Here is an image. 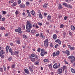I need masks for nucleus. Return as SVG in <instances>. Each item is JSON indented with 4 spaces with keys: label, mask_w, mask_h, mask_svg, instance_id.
<instances>
[{
    "label": "nucleus",
    "mask_w": 75,
    "mask_h": 75,
    "mask_svg": "<svg viewBox=\"0 0 75 75\" xmlns=\"http://www.w3.org/2000/svg\"><path fill=\"white\" fill-rule=\"evenodd\" d=\"M33 27L32 23H30V21H27V24L26 25V29L28 30V32L30 33V32L31 28Z\"/></svg>",
    "instance_id": "1"
},
{
    "label": "nucleus",
    "mask_w": 75,
    "mask_h": 75,
    "mask_svg": "<svg viewBox=\"0 0 75 75\" xmlns=\"http://www.w3.org/2000/svg\"><path fill=\"white\" fill-rule=\"evenodd\" d=\"M41 51L40 55H41L42 57H44V55H46V54H47V52L45 51V50L44 49H42Z\"/></svg>",
    "instance_id": "2"
},
{
    "label": "nucleus",
    "mask_w": 75,
    "mask_h": 75,
    "mask_svg": "<svg viewBox=\"0 0 75 75\" xmlns=\"http://www.w3.org/2000/svg\"><path fill=\"white\" fill-rule=\"evenodd\" d=\"M22 30L21 28L20 27H19L18 29H16L15 30V31L17 33H20V34H22L23 33V31L21 30Z\"/></svg>",
    "instance_id": "3"
},
{
    "label": "nucleus",
    "mask_w": 75,
    "mask_h": 75,
    "mask_svg": "<svg viewBox=\"0 0 75 75\" xmlns=\"http://www.w3.org/2000/svg\"><path fill=\"white\" fill-rule=\"evenodd\" d=\"M59 67H60V64L58 63V64H57V63H55L53 65V67L55 69H57V68H58Z\"/></svg>",
    "instance_id": "4"
},
{
    "label": "nucleus",
    "mask_w": 75,
    "mask_h": 75,
    "mask_svg": "<svg viewBox=\"0 0 75 75\" xmlns=\"http://www.w3.org/2000/svg\"><path fill=\"white\" fill-rule=\"evenodd\" d=\"M44 45L45 47H48V39H46L44 41Z\"/></svg>",
    "instance_id": "5"
},
{
    "label": "nucleus",
    "mask_w": 75,
    "mask_h": 75,
    "mask_svg": "<svg viewBox=\"0 0 75 75\" xmlns=\"http://www.w3.org/2000/svg\"><path fill=\"white\" fill-rule=\"evenodd\" d=\"M57 72V74H60L62 73V69L60 68L58 69Z\"/></svg>",
    "instance_id": "6"
},
{
    "label": "nucleus",
    "mask_w": 75,
    "mask_h": 75,
    "mask_svg": "<svg viewBox=\"0 0 75 75\" xmlns=\"http://www.w3.org/2000/svg\"><path fill=\"white\" fill-rule=\"evenodd\" d=\"M24 71L25 72V73L27 74L28 75L30 74V72H29V71L28 69H26L24 70Z\"/></svg>",
    "instance_id": "7"
},
{
    "label": "nucleus",
    "mask_w": 75,
    "mask_h": 75,
    "mask_svg": "<svg viewBox=\"0 0 75 75\" xmlns=\"http://www.w3.org/2000/svg\"><path fill=\"white\" fill-rule=\"evenodd\" d=\"M55 42H58L59 45L61 44V41H60L59 39H58L56 40Z\"/></svg>",
    "instance_id": "8"
},
{
    "label": "nucleus",
    "mask_w": 75,
    "mask_h": 75,
    "mask_svg": "<svg viewBox=\"0 0 75 75\" xmlns=\"http://www.w3.org/2000/svg\"><path fill=\"white\" fill-rule=\"evenodd\" d=\"M40 37L41 38H42V39H45V37L43 36V35H42V33H41L40 34Z\"/></svg>",
    "instance_id": "9"
},
{
    "label": "nucleus",
    "mask_w": 75,
    "mask_h": 75,
    "mask_svg": "<svg viewBox=\"0 0 75 75\" xmlns=\"http://www.w3.org/2000/svg\"><path fill=\"white\" fill-rule=\"evenodd\" d=\"M27 12L29 17H31V14H30V11H29V10H27Z\"/></svg>",
    "instance_id": "10"
},
{
    "label": "nucleus",
    "mask_w": 75,
    "mask_h": 75,
    "mask_svg": "<svg viewBox=\"0 0 75 75\" xmlns=\"http://www.w3.org/2000/svg\"><path fill=\"white\" fill-rule=\"evenodd\" d=\"M9 48L10 47H9V46H7L6 47V52H8V49H9Z\"/></svg>",
    "instance_id": "11"
},
{
    "label": "nucleus",
    "mask_w": 75,
    "mask_h": 75,
    "mask_svg": "<svg viewBox=\"0 0 75 75\" xmlns=\"http://www.w3.org/2000/svg\"><path fill=\"white\" fill-rule=\"evenodd\" d=\"M65 54H67V55H69V51L68 50H66L65 51Z\"/></svg>",
    "instance_id": "12"
},
{
    "label": "nucleus",
    "mask_w": 75,
    "mask_h": 75,
    "mask_svg": "<svg viewBox=\"0 0 75 75\" xmlns=\"http://www.w3.org/2000/svg\"><path fill=\"white\" fill-rule=\"evenodd\" d=\"M31 13L32 15H34L35 14V11L34 10L32 11L31 12Z\"/></svg>",
    "instance_id": "13"
},
{
    "label": "nucleus",
    "mask_w": 75,
    "mask_h": 75,
    "mask_svg": "<svg viewBox=\"0 0 75 75\" xmlns=\"http://www.w3.org/2000/svg\"><path fill=\"white\" fill-rule=\"evenodd\" d=\"M47 4H45L43 5V7L44 8H47Z\"/></svg>",
    "instance_id": "14"
},
{
    "label": "nucleus",
    "mask_w": 75,
    "mask_h": 75,
    "mask_svg": "<svg viewBox=\"0 0 75 75\" xmlns=\"http://www.w3.org/2000/svg\"><path fill=\"white\" fill-rule=\"evenodd\" d=\"M53 37L54 40H56L57 39V35H54L53 36Z\"/></svg>",
    "instance_id": "15"
},
{
    "label": "nucleus",
    "mask_w": 75,
    "mask_h": 75,
    "mask_svg": "<svg viewBox=\"0 0 75 75\" xmlns=\"http://www.w3.org/2000/svg\"><path fill=\"white\" fill-rule=\"evenodd\" d=\"M69 59H73L74 58V56H73V55L70 56L68 57Z\"/></svg>",
    "instance_id": "16"
},
{
    "label": "nucleus",
    "mask_w": 75,
    "mask_h": 75,
    "mask_svg": "<svg viewBox=\"0 0 75 75\" xmlns=\"http://www.w3.org/2000/svg\"><path fill=\"white\" fill-rule=\"evenodd\" d=\"M20 6L21 7V8H24V7H25V4H23V5H20Z\"/></svg>",
    "instance_id": "17"
},
{
    "label": "nucleus",
    "mask_w": 75,
    "mask_h": 75,
    "mask_svg": "<svg viewBox=\"0 0 75 75\" xmlns=\"http://www.w3.org/2000/svg\"><path fill=\"white\" fill-rule=\"evenodd\" d=\"M4 54V51L2 50L0 52V54Z\"/></svg>",
    "instance_id": "18"
},
{
    "label": "nucleus",
    "mask_w": 75,
    "mask_h": 75,
    "mask_svg": "<svg viewBox=\"0 0 75 75\" xmlns=\"http://www.w3.org/2000/svg\"><path fill=\"white\" fill-rule=\"evenodd\" d=\"M35 58L33 57H31V61H32V62H34L35 61Z\"/></svg>",
    "instance_id": "19"
},
{
    "label": "nucleus",
    "mask_w": 75,
    "mask_h": 75,
    "mask_svg": "<svg viewBox=\"0 0 75 75\" xmlns=\"http://www.w3.org/2000/svg\"><path fill=\"white\" fill-rule=\"evenodd\" d=\"M23 38H25V39H27V36L25 35H23Z\"/></svg>",
    "instance_id": "20"
},
{
    "label": "nucleus",
    "mask_w": 75,
    "mask_h": 75,
    "mask_svg": "<svg viewBox=\"0 0 75 75\" xmlns=\"http://www.w3.org/2000/svg\"><path fill=\"white\" fill-rule=\"evenodd\" d=\"M71 29L72 30H75V27L73 25L71 26Z\"/></svg>",
    "instance_id": "21"
},
{
    "label": "nucleus",
    "mask_w": 75,
    "mask_h": 75,
    "mask_svg": "<svg viewBox=\"0 0 75 75\" xmlns=\"http://www.w3.org/2000/svg\"><path fill=\"white\" fill-rule=\"evenodd\" d=\"M67 7H68V8H72V6H71V5H70L69 4L68 5Z\"/></svg>",
    "instance_id": "22"
},
{
    "label": "nucleus",
    "mask_w": 75,
    "mask_h": 75,
    "mask_svg": "<svg viewBox=\"0 0 75 75\" xmlns=\"http://www.w3.org/2000/svg\"><path fill=\"white\" fill-rule=\"evenodd\" d=\"M71 70L72 72L73 73H75V69H74L73 68H71Z\"/></svg>",
    "instance_id": "23"
},
{
    "label": "nucleus",
    "mask_w": 75,
    "mask_h": 75,
    "mask_svg": "<svg viewBox=\"0 0 75 75\" xmlns=\"http://www.w3.org/2000/svg\"><path fill=\"white\" fill-rule=\"evenodd\" d=\"M51 18L50 16V15H48L47 16V20H50Z\"/></svg>",
    "instance_id": "24"
},
{
    "label": "nucleus",
    "mask_w": 75,
    "mask_h": 75,
    "mask_svg": "<svg viewBox=\"0 0 75 75\" xmlns=\"http://www.w3.org/2000/svg\"><path fill=\"white\" fill-rule=\"evenodd\" d=\"M62 5L63 6H65V7H67V6H68V5H67V4L64 2V3Z\"/></svg>",
    "instance_id": "25"
},
{
    "label": "nucleus",
    "mask_w": 75,
    "mask_h": 75,
    "mask_svg": "<svg viewBox=\"0 0 75 75\" xmlns=\"http://www.w3.org/2000/svg\"><path fill=\"white\" fill-rule=\"evenodd\" d=\"M62 8V6L61 4H60L59 5V9H61Z\"/></svg>",
    "instance_id": "26"
},
{
    "label": "nucleus",
    "mask_w": 75,
    "mask_h": 75,
    "mask_svg": "<svg viewBox=\"0 0 75 75\" xmlns=\"http://www.w3.org/2000/svg\"><path fill=\"white\" fill-rule=\"evenodd\" d=\"M39 17L40 18H42V15H41V13L39 14Z\"/></svg>",
    "instance_id": "27"
},
{
    "label": "nucleus",
    "mask_w": 75,
    "mask_h": 75,
    "mask_svg": "<svg viewBox=\"0 0 75 75\" xmlns=\"http://www.w3.org/2000/svg\"><path fill=\"white\" fill-rule=\"evenodd\" d=\"M16 42L18 44H20V41L19 40H18L16 41Z\"/></svg>",
    "instance_id": "28"
},
{
    "label": "nucleus",
    "mask_w": 75,
    "mask_h": 75,
    "mask_svg": "<svg viewBox=\"0 0 75 75\" xmlns=\"http://www.w3.org/2000/svg\"><path fill=\"white\" fill-rule=\"evenodd\" d=\"M0 30H4L5 28L3 27H1L0 28Z\"/></svg>",
    "instance_id": "29"
},
{
    "label": "nucleus",
    "mask_w": 75,
    "mask_h": 75,
    "mask_svg": "<svg viewBox=\"0 0 75 75\" xmlns=\"http://www.w3.org/2000/svg\"><path fill=\"white\" fill-rule=\"evenodd\" d=\"M14 54L15 55H16V54H17L18 55V54H19V52H17L16 51H15L14 52Z\"/></svg>",
    "instance_id": "30"
},
{
    "label": "nucleus",
    "mask_w": 75,
    "mask_h": 75,
    "mask_svg": "<svg viewBox=\"0 0 75 75\" xmlns=\"http://www.w3.org/2000/svg\"><path fill=\"white\" fill-rule=\"evenodd\" d=\"M9 52H10V53H12V52H13V50H12V49H11V48H10L9 49Z\"/></svg>",
    "instance_id": "31"
},
{
    "label": "nucleus",
    "mask_w": 75,
    "mask_h": 75,
    "mask_svg": "<svg viewBox=\"0 0 75 75\" xmlns=\"http://www.w3.org/2000/svg\"><path fill=\"white\" fill-rule=\"evenodd\" d=\"M61 28H63L64 27V25L63 24H61L60 26Z\"/></svg>",
    "instance_id": "32"
},
{
    "label": "nucleus",
    "mask_w": 75,
    "mask_h": 75,
    "mask_svg": "<svg viewBox=\"0 0 75 75\" xmlns=\"http://www.w3.org/2000/svg\"><path fill=\"white\" fill-rule=\"evenodd\" d=\"M44 62H48V59H45L44 60Z\"/></svg>",
    "instance_id": "33"
},
{
    "label": "nucleus",
    "mask_w": 75,
    "mask_h": 75,
    "mask_svg": "<svg viewBox=\"0 0 75 75\" xmlns=\"http://www.w3.org/2000/svg\"><path fill=\"white\" fill-rule=\"evenodd\" d=\"M0 56H1V58H4V56L3 54H0Z\"/></svg>",
    "instance_id": "34"
},
{
    "label": "nucleus",
    "mask_w": 75,
    "mask_h": 75,
    "mask_svg": "<svg viewBox=\"0 0 75 75\" xmlns=\"http://www.w3.org/2000/svg\"><path fill=\"white\" fill-rule=\"evenodd\" d=\"M59 51H57L56 52V55L57 56H58V55H59Z\"/></svg>",
    "instance_id": "35"
},
{
    "label": "nucleus",
    "mask_w": 75,
    "mask_h": 75,
    "mask_svg": "<svg viewBox=\"0 0 75 75\" xmlns=\"http://www.w3.org/2000/svg\"><path fill=\"white\" fill-rule=\"evenodd\" d=\"M59 46V45L58 44H57L56 45H55L54 46V47L55 48H58V47Z\"/></svg>",
    "instance_id": "36"
},
{
    "label": "nucleus",
    "mask_w": 75,
    "mask_h": 75,
    "mask_svg": "<svg viewBox=\"0 0 75 75\" xmlns=\"http://www.w3.org/2000/svg\"><path fill=\"white\" fill-rule=\"evenodd\" d=\"M31 33H35V30H31Z\"/></svg>",
    "instance_id": "37"
},
{
    "label": "nucleus",
    "mask_w": 75,
    "mask_h": 75,
    "mask_svg": "<svg viewBox=\"0 0 75 75\" xmlns=\"http://www.w3.org/2000/svg\"><path fill=\"white\" fill-rule=\"evenodd\" d=\"M37 51L38 52H40V51H41V48H38L37 50Z\"/></svg>",
    "instance_id": "38"
},
{
    "label": "nucleus",
    "mask_w": 75,
    "mask_h": 75,
    "mask_svg": "<svg viewBox=\"0 0 75 75\" xmlns=\"http://www.w3.org/2000/svg\"><path fill=\"white\" fill-rule=\"evenodd\" d=\"M18 1V4H20L21 3V1L20 0H17Z\"/></svg>",
    "instance_id": "39"
},
{
    "label": "nucleus",
    "mask_w": 75,
    "mask_h": 75,
    "mask_svg": "<svg viewBox=\"0 0 75 75\" xmlns=\"http://www.w3.org/2000/svg\"><path fill=\"white\" fill-rule=\"evenodd\" d=\"M29 68L31 72H33V69L31 68V67H29Z\"/></svg>",
    "instance_id": "40"
},
{
    "label": "nucleus",
    "mask_w": 75,
    "mask_h": 75,
    "mask_svg": "<svg viewBox=\"0 0 75 75\" xmlns=\"http://www.w3.org/2000/svg\"><path fill=\"white\" fill-rule=\"evenodd\" d=\"M15 14H16V15H17V14H18V11L17 10L15 12Z\"/></svg>",
    "instance_id": "41"
},
{
    "label": "nucleus",
    "mask_w": 75,
    "mask_h": 75,
    "mask_svg": "<svg viewBox=\"0 0 75 75\" xmlns=\"http://www.w3.org/2000/svg\"><path fill=\"white\" fill-rule=\"evenodd\" d=\"M12 59V58H11V57H9L8 59V61H11Z\"/></svg>",
    "instance_id": "42"
},
{
    "label": "nucleus",
    "mask_w": 75,
    "mask_h": 75,
    "mask_svg": "<svg viewBox=\"0 0 75 75\" xmlns=\"http://www.w3.org/2000/svg\"><path fill=\"white\" fill-rule=\"evenodd\" d=\"M52 54L53 57H55V56H56V54H55V52L53 53Z\"/></svg>",
    "instance_id": "43"
},
{
    "label": "nucleus",
    "mask_w": 75,
    "mask_h": 75,
    "mask_svg": "<svg viewBox=\"0 0 75 75\" xmlns=\"http://www.w3.org/2000/svg\"><path fill=\"white\" fill-rule=\"evenodd\" d=\"M3 67L4 68V71H6V67H5V66L4 65H3Z\"/></svg>",
    "instance_id": "44"
},
{
    "label": "nucleus",
    "mask_w": 75,
    "mask_h": 75,
    "mask_svg": "<svg viewBox=\"0 0 75 75\" xmlns=\"http://www.w3.org/2000/svg\"><path fill=\"white\" fill-rule=\"evenodd\" d=\"M63 71H64V69H65L66 68V66H64L63 67Z\"/></svg>",
    "instance_id": "45"
},
{
    "label": "nucleus",
    "mask_w": 75,
    "mask_h": 75,
    "mask_svg": "<svg viewBox=\"0 0 75 75\" xmlns=\"http://www.w3.org/2000/svg\"><path fill=\"white\" fill-rule=\"evenodd\" d=\"M15 67V65H14V64H13L12 65L11 68H14Z\"/></svg>",
    "instance_id": "46"
},
{
    "label": "nucleus",
    "mask_w": 75,
    "mask_h": 75,
    "mask_svg": "<svg viewBox=\"0 0 75 75\" xmlns=\"http://www.w3.org/2000/svg\"><path fill=\"white\" fill-rule=\"evenodd\" d=\"M35 63V65H39V64H38V63H39V62H36Z\"/></svg>",
    "instance_id": "47"
},
{
    "label": "nucleus",
    "mask_w": 75,
    "mask_h": 75,
    "mask_svg": "<svg viewBox=\"0 0 75 75\" xmlns=\"http://www.w3.org/2000/svg\"><path fill=\"white\" fill-rule=\"evenodd\" d=\"M30 4V3L29 2H26V4L27 6H29V4Z\"/></svg>",
    "instance_id": "48"
},
{
    "label": "nucleus",
    "mask_w": 75,
    "mask_h": 75,
    "mask_svg": "<svg viewBox=\"0 0 75 75\" xmlns=\"http://www.w3.org/2000/svg\"><path fill=\"white\" fill-rule=\"evenodd\" d=\"M3 14L4 15L5 14H6V12L5 11H2Z\"/></svg>",
    "instance_id": "49"
},
{
    "label": "nucleus",
    "mask_w": 75,
    "mask_h": 75,
    "mask_svg": "<svg viewBox=\"0 0 75 75\" xmlns=\"http://www.w3.org/2000/svg\"><path fill=\"white\" fill-rule=\"evenodd\" d=\"M35 56V55L33 54H31V57H34Z\"/></svg>",
    "instance_id": "50"
},
{
    "label": "nucleus",
    "mask_w": 75,
    "mask_h": 75,
    "mask_svg": "<svg viewBox=\"0 0 75 75\" xmlns=\"http://www.w3.org/2000/svg\"><path fill=\"white\" fill-rule=\"evenodd\" d=\"M74 61H75L74 59H71V63H73V62H74Z\"/></svg>",
    "instance_id": "51"
},
{
    "label": "nucleus",
    "mask_w": 75,
    "mask_h": 75,
    "mask_svg": "<svg viewBox=\"0 0 75 75\" xmlns=\"http://www.w3.org/2000/svg\"><path fill=\"white\" fill-rule=\"evenodd\" d=\"M74 47H71L70 48L71 50H74Z\"/></svg>",
    "instance_id": "52"
},
{
    "label": "nucleus",
    "mask_w": 75,
    "mask_h": 75,
    "mask_svg": "<svg viewBox=\"0 0 75 75\" xmlns=\"http://www.w3.org/2000/svg\"><path fill=\"white\" fill-rule=\"evenodd\" d=\"M0 71L2 72H3V69H2V68L1 67H0Z\"/></svg>",
    "instance_id": "53"
},
{
    "label": "nucleus",
    "mask_w": 75,
    "mask_h": 75,
    "mask_svg": "<svg viewBox=\"0 0 75 75\" xmlns=\"http://www.w3.org/2000/svg\"><path fill=\"white\" fill-rule=\"evenodd\" d=\"M16 2H14L13 4V5L14 6H16Z\"/></svg>",
    "instance_id": "54"
},
{
    "label": "nucleus",
    "mask_w": 75,
    "mask_h": 75,
    "mask_svg": "<svg viewBox=\"0 0 75 75\" xmlns=\"http://www.w3.org/2000/svg\"><path fill=\"white\" fill-rule=\"evenodd\" d=\"M46 24L47 25H49V24H50V23H49L48 22H46Z\"/></svg>",
    "instance_id": "55"
},
{
    "label": "nucleus",
    "mask_w": 75,
    "mask_h": 75,
    "mask_svg": "<svg viewBox=\"0 0 75 75\" xmlns=\"http://www.w3.org/2000/svg\"><path fill=\"white\" fill-rule=\"evenodd\" d=\"M5 18H2V21H5Z\"/></svg>",
    "instance_id": "56"
},
{
    "label": "nucleus",
    "mask_w": 75,
    "mask_h": 75,
    "mask_svg": "<svg viewBox=\"0 0 75 75\" xmlns=\"http://www.w3.org/2000/svg\"><path fill=\"white\" fill-rule=\"evenodd\" d=\"M35 27L36 28H39V27L37 25H35Z\"/></svg>",
    "instance_id": "57"
},
{
    "label": "nucleus",
    "mask_w": 75,
    "mask_h": 75,
    "mask_svg": "<svg viewBox=\"0 0 75 75\" xmlns=\"http://www.w3.org/2000/svg\"><path fill=\"white\" fill-rule=\"evenodd\" d=\"M50 47H53V46L52 45V43H50Z\"/></svg>",
    "instance_id": "58"
},
{
    "label": "nucleus",
    "mask_w": 75,
    "mask_h": 75,
    "mask_svg": "<svg viewBox=\"0 0 75 75\" xmlns=\"http://www.w3.org/2000/svg\"><path fill=\"white\" fill-rule=\"evenodd\" d=\"M67 18V16H65L64 18V20H66Z\"/></svg>",
    "instance_id": "59"
},
{
    "label": "nucleus",
    "mask_w": 75,
    "mask_h": 75,
    "mask_svg": "<svg viewBox=\"0 0 75 75\" xmlns=\"http://www.w3.org/2000/svg\"><path fill=\"white\" fill-rule=\"evenodd\" d=\"M13 45H14L13 43L12 42L10 43V45H11V46H13Z\"/></svg>",
    "instance_id": "60"
},
{
    "label": "nucleus",
    "mask_w": 75,
    "mask_h": 75,
    "mask_svg": "<svg viewBox=\"0 0 75 75\" xmlns=\"http://www.w3.org/2000/svg\"><path fill=\"white\" fill-rule=\"evenodd\" d=\"M49 68H52V66H51V64L50 65Z\"/></svg>",
    "instance_id": "61"
},
{
    "label": "nucleus",
    "mask_w": 75,
    "mask_h": 75,
    "mask_svg": "<svg viewBox=\"0 0 75 75\" xmlns=\"http://www.w3.org/2000/svg\"><path fill=\"white\" fill-rule=\"evenodd\" d=\"M7 68H8V70H9V69H10V67L8 66L7 67Z\"/></svg>",
    "instance_id": "62"
},
{
    "label": "nucleus",
    "mask_w": 75,
    "mask_h": 75,
    "mask_svg": "<svg viewBox=\"0 0 75 75\" xmlns=\"http://www.w3.org/2000/svg\"><path fill=\"white\" fill-rule=\"evenodd\" d=\"M11 3H14V0H12L11 1Z\"/></svg>",
    "instance_id": "63"
},
{
    "label": "nucleus",
    "mask_w": 75,
    "mask_h": 75,
    "mask_svg": "<svg viewBox=\"0 0 75 75\" xmlns=\"http://www.w3.org/2000/svg\"><path fill=\"white\" fill-rule=\"evenodd\" d=\"M68 47L69 48H70L71 47V45H68Z\"/></svg>",
    "instance_id": "64"
}]
</instances>
